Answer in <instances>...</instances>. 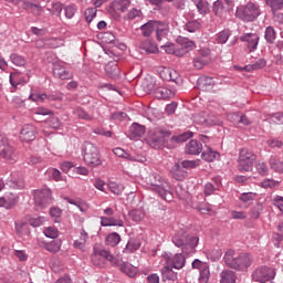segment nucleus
Listing matches in <instances>:
<instances>
[{
    "label": "nucleus",
    "mask_w": 283,
    "mask_h": 283,
    "mask_svg": "<svg viewBox=\"0 0 283 283\" xmlns=\"http://www.w3.org/2000/svg\"><path fill=\"white\" fill-rule=\"evenodd\" d=\"M146 185L151 191L157 193L161 200H166V202H171V200H174L171 185L159 174L154 172L149 175V177L146 178Z\"/></svg>",
    "instance_id": "1"
},
{
    "label": "nucleus",
    "mask_w": 283,
    "mask_h": 283,
    "mask_svg": "<svg viewBox=\"0 0 283 283\" xmlns=\"http://www.w3.org/2000/svg\"><path fill=\"white\" fill-rule=\"evenodd\" d=\"M171 241L175 247L181 249L184 255H193L200 238L196 234H189L185 229H180L174 233Z\"/></svg>",
    "instance_id": "2"
},
{
    "label": "nucleus",
    "mask_w": 283,
    "mask_h": 283,
    "mask_svg": "<svg viewBox=\"0 0 283 283\" xmlns=\"http://www.w3.org/2000/svg\"><path fill=\"white\" fill-rule=\"evenodd\" d=\"M223 260L229 269L234 271L247 272L253 264V256L247 252L238 253L233 250H228L224 253Z\"/></svg>",
    "instance_id": "3"
},
{
    "label": "nucleus",
    "mask_w": 283,
    "mask_h": 283,
    "mask_svg": "<svg viewBox=\"0 0 283 283\" xmlns=\"http://www.w3.org/2000/svg\"><path fill=\"white\" fill-rule=\"evenodd\" d=\"M262 14L260 4L254 2H248L247 4L239 6L235 10V15L244 23H253L258 17Z\"/></svg>",
    "instance_id": "4"
},
{
    "label": "nucleus",
    "mask_w": 283,
    "mask_h": 283,
    "mask_svg": "<svg viewBox=\"0 0 283 283\" xmlns=\"http://www.w3.org/2000/svg\"><path fill=\"white\" fill-rule=\"evenodd\" d=\"M82 155L85 165L88 167H99V165H103L98 147L94 146V144L90 142L84 143L82 147Z\"/></svg>",
    "instance_id": "5"
},
{
    "label": "nucleus",
    "mask_w": 283,
    "mask_h": 283,
    "mask_svg": "<svg viewBox=\"0 0 283 283\" xmlns=\"http://www.w3.org/2000/svg\"><path fill=\"white\" fill-rule=\"evenodd\" d=\"M275 275H277V273L275 272V270H273V268L263 265L253 270L251 279L252 282L266 283L275 280Z\"/></svg>",
    "instance_id": "6"
},
{
    "label": "nucleus",
    "mask_w": 283,
    "mask_h": 283,
    "mask_svg": "<svg viewBox=\"0 0 283 283\" xmlns=\"http://www.w3.org/2000/svg\"><path fill=\"white\" fill-rule=\"evenodd\" d=\"M258 157L253 151L249 150L248 148H242L239 151V159H238V169L239 171H251L253 169V163Z\"/></svg>",
    "instance_id": "7"
},
{
    "label": "nucleus",
    "mask_w": 283,
    "mask_h": 283,
    "mask_svg": "<svg viewBox=\"0 0 283 283\" xmlns=\"http://www.w3.org/2000/svg\"><path fill=\"white\" fill-rule=\"evenodd\" d=\"M91 260L95 266H104L105 260L111 262V264H118V262L116 261V258L112 254L111 251H107L105 249H98V248H94Z\"/></svg>",
    "instance_id": "8"
},
{
    "label": "nucleus",
    "mask_w": 283,
    "mask_h": 283,
    "mask_svg": "<svg viewBox=\"0 0 283 283\" xmlns=\"http://www.w3.org/2000/svg\"><path fill=\"white\" fill-rule=\"evenodd\" d=\"M193 67L196 70H202L206 65L213 63V54L211 53V49L201 48L197 51V54L193 57Z\"/></svg>",
    "instance_id": "9"
},
{
    "label": "nucleus",
    "mask_w": 283,
    "mask_h": 283,
    "mask_svg": "<svg viewBox=\"0 0 283 283\" xmlns=\"http://www.w3.org/2000/svg\"><path fill=\"white\" fill-rule=\"evenodd\" d=\"M34 202L35 207H40V209H45V207H48V205L52 202V190H50L49 188L35 190Z\"/></svg>",
    "instance_id": "10"
},
{
    "label": "nucleus",
    "mask_w": 283,
    "mask_h": 283,
    "mask_svg": "<svg viewBox=\"0 0 283 283\" xmlns=\"http://www.w3.org/2000/svg\"><path fill=\"white\" fill-rule=\"evenodd\" d=\"M0 156L10 163L17 161V154L14 148L8 143V138L0 136Z\"/></svg>",
    "instance_id": "11"
},
{
    "label": "nucleus",
    "mask_w": 283,
    "mask_h": 283,
    "mask_svg": "<svg viewBox=\"0 0 283 283\" xmlns=\"http://www.w3.org/2000/svg\"><path fill=\"white\" fill-rule=\"evenodd\" d=\"M195 120L200 125H222V119L218 117V115L209 114L207 112L196 115Z\"/></svg>",
    "instance_id": "12"
},
{
    "label": "nucleus",
    "mask_w": 283,
    "mask_h": 283,
    "mask_svg": "<svg viewBox=\"0 0 283 283\" xmlns=\"http://www.w3.org/2000/svg\"><path fill=\"white\" fill-rule=\"evenodd\" d=\"M176 56H185V54H189V52H193L196 50V42L189 40L188 38H181L178 40Z\"/></svg>",
    "instance_id": "13"
},
{
    "label": "nucleus",
    "mask_w": 283,
    "mask_h": 283,
    "mask_svg": "<svg viewBox=\"0 0 283 283\" xmlns=\"http://www.w3.org/2000/svg\"><path fill=\"white\" fill-rule=\"evenodd\" d=\"M240 41L248 43L247 48L249 52H255L260 43V35H258V33H245L241 35Z\"/></svg>",
    "instance_id": "14"
},
{
    "label": "nucleus",
    "mask_w": 283,
    "mask_h": 283,
    "mask_svg": "<svg viewBox=\"0 0 283 283\" xmlns=\"http://www.w3.org/2000/svg\"><path fill=\"white\" fill-rule=\"evenodd\" d=\"M53 76L61 78V81H70V78H74V73L65 70L63 64L56 62L53 64Z\"/></svg>",
    "instance_id": "15"
},
{
    "label": "nucleus",
    "mask_w": 283,
    "mask_h": 283,
    "mask_svg": "<svg viewBox=\"0 0 283 283\" xmlns=\"http://www.w3.org/2000/svg\"><path fill=\"white\" fill-rule=\"evenodd\" d=\"M20 139L24 143H31L36 139V127L32 124H25L20 133Z\"/></svg>",
    "instance_id": "16"
},
{
    "label": "nucleus",
    "mask_w": 283,
    "mask_h": 283,
    "mask_svg": "<svg viewBox=\"0 0 283 283\" xmlns=\"http://www.w3.org/2000/svg\"><path fill=\"white\" fill-rule=\"evenodd\" d=\"M165 260L167 264H170L172 269H177L178 271L185 269V264H187V260L182 253H177L174 256L166 255Z\"/></svg>",
    "instance_id": "17"
},
{
    "label": "nucleus",
    "mask_w": 283,
    "mask_h": 283,
    "mask_svg": "<svg viewBox=\"0 0 283 283\" xmlns=\"http://www.w3.org/2000/svg\"><path fill=\"white\" fill-rule=\"evenodd\" d=\"M231 8H233V3H230L229 0H218L213 3V12L217 17H222Z\"/></svg>",
    "instance_id": "18"
},
{
    "label": "nucleus",
    "mask_w": 283,
    "mask_h": 283,
    "mask_svg": "<svg viewBox=\"0 0 283 283\" xmlns=\"http://www.w3.org/2000/svg\"><path fill=\"white\" fill-rule=\"evenodd\" d=\"M171 133L167 130V128L157 127L154 129L153 134L150 135V140L153 143H164L165 138H169Z\"/></svg>",
    "instance_id": "19"
},
{
    "label": "nucleus",
    "mask_w": 283,
    "mask_h": 283,
    "mask_svg": "<svg viewBox=\"0 0 283 283\" xmlns=\"http://www.w3.org/2000/svg\"><path fill=\"white\" fill-rule=\"evenodd\" d=\"M132 4L129 0H113L111 4V10L115 12V14H123V12H127V8Z\"/></svg>",
    "instance_id": "20"
},
{
    "label": "nucleus",
    "mask_w": 283,
    "mask_h": 283,
    "mask_svg": "<svg viewBox=\"0 0 283 283\" xmlns=\"http://www.w3.org/2000/svg\"><path fill=\"white\" fill-rule=\"evenodd\" d=\"M145 136V126L134 123L129 127V138L130 140H136L138 138H143Z\"/></svg>",
    "instance_id": "21"
},
{
    "label": "nucleus",
    "mask_w": 283,
    "mask_h": 283,
    "mask_svg": "<svg viewBox=\"0 0 283 283\" xmlns=\"http://www.w3.org/2000/svg\"><path fill=\"white\" fill-rule=\"evenodd\" d=\"M160 21H156V20H150L147 23L143 24L140 27L143 36H151V34H154V32H156V30L158 29Z\"/></svg>",
    "instance_id": "22"
},
{
    "label": "nucleus",
    "mask_w": 283,
    "mask_h": 283,
    "mask_svg": "<svg viewBox=\"0 0 283 283\" xmlns=\"http://www.w3.org/2000/svg\"><path fill=\"white\" fill-rule=\"evenodd\" d=\"M202 153V144L196 139H191L186 145V154H189L191 156H198V154Z\"/></svg>",
    "instance_id": "23"
},
{
    "label": "nucleus",
    "mask_w": 283,
    "mask_h": 283,
    "mask_svg": "<svg viewBox=\"0 0 283 283\" xmlns=\"http://www.w3.org/2000/svg\"><path fill=\"white\" fill-rule=\"evenodd\" d=\"M198 85L201 92H211V90H213V85H216V81L210 76H201L198 81Z\"/></svg>",
    "instance_id": "24"
},
{
    "label": "nucleus",
    "mask_w": 283,
    "mask_h": 283,
    "mask_svg": "<svg viewBox=\"0 0 283 283\" xmlns=\"http://www.w3.org/2000/svg\"><path fill=\"white\" fill-rule=\"evenodd\" d=\"M161 277L164 282H176L178 273L174 272V268L166 265L161 269Z\"/></svg>",
    "instance_id": "25"
},
{
    "label": "nucleus",
    "mask_w": 283,
    "mask_h": 283,
    "mask_svg": "<svg viewBox=\"0 0 283 283\" xmlns=\"http://www.w3.org/2000/svg\"><path fill=\"white\" fill-rule=\"evenodd\" d=\"M116 262L117 264H113V265L118 266L122 273H125L126 275H128V277H134V275H136V268L132 266V264H129L128 262L120 263L118 259H116Z\"/></svg>",
    "instance_id": "26"
},
{
    "label": "nucleus",
    "mask_w": 283,
    "mask_h": 283,
    "mask_svg": "<svg viewBox=\"0 0 283 283\" xmlns=\"http://www.w3.org/2000/svg\"><path fill=\"white\" fill-rule=\"evenodd\" d=\"M175 95L176 93H174V91L165 86H160L155 90V97L158 98L159 101L166 99V98H174Z\"/></svg>",
    "instance_id": "27"
},
{
    "label": "nucleus",
    "mask_w": 283,
    "mask_h": 283,
    "mask_svg": "<svg viewBox=\"0 0 283 283\" xmlns=\"http://www.w3.org/2000/svg\"><path fill=\"white\" fill-rule=\"evenodd\" d=\"M88 238H90V234L87 233V231H85V229H81L80 237L77 240L73 242V247L75 249H85V244H87Z\"/></svg>",
    "instance_id": "28"
},
{
    "label": "nucleus",
    "mask_w": 283,
    "mask_h": 283,
    "mask_svg": "<svg viewBox=\"0 0 283 283\" xmlns=\"http://www.w3.org/2000/svg\"><path fill=\"white\" fill-rule=\"evenodd\" d=\"M235 280H238V276L233 270H223L220 273V283H235Z\"/></svg>",
    "instance_id": "29"
},
{
    "label": "nucleus",
    "mask_w": 283,
    "mask_h": 283,
    "mask_svg": "<svg viewBox=\"0 0 283 283\" xmlns=\"http://www.w3.org/2000/svg\"><path fill=\"white\" fill-rule=\"evenodd\" d=\"M169 34V24L159 22L156 30L157 41H165Z\"/></svg>",
    "instance_id": "30"
},
{
    "label": "nucleus",
    "mask_w": 283,
    "mask_h": 283,
    "mask_svg": "<svg viewBox=\"0 0 283 283\" xmlns=\"http://www.w3.org/2000/svg\"><path fill=\"white\" fill-rule=\"evenodd\" d=\"M202 160L206 163H213V160H218L220 158V153L211 149V147H207V149L201 154Z\"/></svg>",
    "instance_id": "31"
},
{
    "label": "nucleus",
    "mask_w": 283,
    "mask_h": 283,
    "mask_svg": "<svg viewBox=\"0 0 283 283\" xmlns=\"http://www.w3.org/2000/svg\"><path fill=\"white\" fill-rule=\"evenodd\" d=\"M170 174L175 180L179 181H182L187 176V171L180 167V164H175L170 170Z\"/></svg>",
    "instance_id": "32"
},
{
    "label": "nucleus",
    "mask_w": 283,
    "mask_h": 283,
    "mask_svg": "<svg viewBox=\"0 0 283 283\" xmlns=\"http://www.w3.org/2000/svg\"><path fill=\"white\" fill-rule=\"evenodd\" d=\"M140 50H144L146 54H158V45L150 40H145L140 43Z\"/></svg>",
    "instance_id": "33"
},
{
    "label": "nucleus",
    "mask_w": 283,
    "mask_h": 283,
    "mask_svg": "<svg viewBox=\"0 0 283 283\" xmlns=\"http://www.w3.org/2000/svg\"><path fill=\"white\" fill-rule=\"evenodd\" d=\"M101 224L102 227H123L124 222L122 219H116L114 217H101Z\"/></svg>",
    "instance_id": "34"
},
{
    "label": "nucleus",
    "mask_w": 283,
    "mask_h": 283,
    "mask_svg": "<svg viewBox=\"0 0 283 283\" xmlns=\"http://www.w3.org/2000/svg\"><path fill=\"white\" fill-rule=\"evenodd\" d=\"M269 165L272 171H275L276 174H283V161L277 159L275 156L270 157Z\"/></svg>",
    "instance_id": "35"
},
{
    "label": "nucleus",
    "mask_w": 283,
    "mask_h": 283,
    "mask_svg": "<svg viewBox=\"0 0 283 283\" xmlns=\"http://www.w3.org/2000/svg\"><path fill=\"white\" fill-rule=\"evenodd\" d=\"M265 4L271 8L273 17L277 14L279 10H283V0H265Z\"/></svg>",
    "instance_id": "36"
},
{
    "label": "nucleus",
    "mask_w": 283,
    "mask_h": 283,
    "mask_svg": "<svg viewBox=\"0 0 283 283\" xmlns=\"http://www.w3.org/2000/svg\"><path fill=\"white\" fill-rule=\"evenodd\" d=\"M193 6H196L199 14L209 13V2L207 0H192Z\"/></svg>",
    "instance_id": "37"
},
{
    "label": "nucleus",
    "mask_w": 283,
    "mask_h": 283,
    "mask_svg": "<svg viewBox=\"0 0 283 283\" xmlns=\"http://www.w3.org/2000/svg\"><path fill=\"white\" fill-rule=\"evenodd\" d=\"M18 199L17 196L11 195V197L0 198V207H6V209H12L14 205H17Z\"/></svg>",
    "instance_id": "38"
},
{
    "label": "nucleus",
    "mask_w": 283,
    "mask_h": 283,
    "mask_svg": "<svg viewBox=\"0 0 283 283\" xmlns=\"http://www.w3.org/2000/svg\"><path fill=\"white\" fill-rule=\"evenodd\" d=\"M138 249H140V241L130 239L124 248L123 253H134V251H138Z\"/></svg>",
    "instance_id": "39"
},
{
    "label": "nucleus",
    "mask_w": 283,
    "mask_h": 283,
    "mask_svg": "<svg viewBox=\"0 0 283 283\" xmlns=\"http://www.w3.org/2000/svg\"><path fill=\"white\" fill-rule=\"evenodd\" d=\"M264 39L266 43H275V39H277V32H275L273 27H266Z\"/></svg>",
    "instance_id": "40"
},
{
    "label": "nucleus",
    "mask_w": 283,
    "mask_h": 283,
    "mask_svg": "<svg viewBox=\"0 0 283 283\" xmlns=\"http://www.w3.org/2000/svg\"><path fill=\"white\" fill-rule=\"evenodd\" d=\"M10 61L17 67H24V65L27 63V60L23 57V55H20L19 53H12L10 55Z\"/></svg>",
    "instance_id": "41"
},
{
    "label": "nucleus",
    "mask_w": 283,
    "mask_h": 283,
    "mask_svg": "<svg viewBox=\"0 0 283 283\" xmlns=\"http://www.w3.org/2000/svg\"><path fill=\"white\" fill-rule=\"evenodd\" d=\"M48 176H50V178H52V180H54L55 182H62L63 180H65V177H63V175L61 174V171L56 168H49L46 171Z\"/></svg>",
    "instance_id": "42"
},
{
    "label": "nucleus",
    "mask_w": 283,
    "mask_h": 283,
    "mask_svg": "<svg viewBox=\"0 0 283 283\" xmlns=\"http://www.w3.org/2000/svg\"><path fill=\"white\" fill-rule=\"evenodd\" d=\"M9 81L12 85V87H19V85H25V80L21 78V74L19 73H11Z\"/></svg>",
    "instance_id": "43"
},
{
    "label": "nucleus",
    "mask_w": 283,
    "mask_h": 283,
    "mask_svg": "<svg viewBox=\"0 0 283 283\" xmlns=\"http://www.w3.org/2000/svg\"><path fill=\"white\" fill-rule=\"evenodd\" d=\"M218 189H220L219 182H207L203 189L205 196H213Z\"/></svg>",
    "instance_id": "44"
},
{
    "label": "nucleus",
    "mask_w": 283,
    "mask_h": 283,
    "mask_svg": "<svg viewBox=\"0 0 283 283\" xmlns=\"http://www.w3.org/2000/svg\"><path fill=\"white\" fill-rule=\"evenodd\" d=\"M120 243V234L113 232L106 237V244L108 247H117Z\"/></svg>",
    "instance_id": "45"
},
{
    "label": "nucleus",
    "mask_w": 283,
    "mask_h": 283,
    "mask_svg": "<svg viewBox=\"0 0 283 283\" xmlns=\"http://www.w3.org/2000/svg\"><path fill=\"white\" fill-rule=\"evenodd\" d=\"M73 114L77 118H81V120H94V116L90 115V113L85 112L83 108H76Z\"/></svg>",
    "instance_id": "46"
},
{
    "label": "nucleus",
    "mask_w": 283,
    "mask_h": 283,
    "mask_svg": "<svg viewBox=\"0 0 283 283\" xmlns=\"http://www.w3.org/2000/svg\"><path fill=\"white\" fill-rule=\"evenodd\" d=\"M259 176H269V166L264 161H258L254 166Z\"/></svg>",
    "instance_id": "47"
},
{
    "label": "nucleus",
    "mask_w": 283,
    "mask_h": 283,
    "mask_svg": "<svg viewBox=\"0 0 283 283\" xmlns=\"http://www.w3.org/2000/svg\"><path fill=\"white\" fill-rule=\"evenodd\" d=\"M108 189L114 193L115 196H122L123 191H125V187L123 185H118L114 181H111L108 184Z\"/></svg>",
    "instance_id": "48"
},
{
    "label": "nucleus",
    "mask_w": 283,
    "mask_h": 283,
    "mask_svg": "<svg viewBox=\"0 0 283 283\" xmlns=\"http://www.w3.org/2000/svg\"><path fill=\"white\" fill-rule=\"evenodd\" d=\"M200 276L199 282L207 283L209 282V277L211 276V272L209 271V264L205 265L199 270Z\"/></svg>",
    "instance_id": "49"
},
{
    "label": "nucleus",
    "mask_w": 283,
    "mask_h": 283,
    "mask_svg": "<svg viewBox=\"0 0 283 283\" xmlns=\"http://www.w3.org/2000/svg\"><path fill=\"white\" fill-rule=\"evenodd\" d=\"M229 36H231V33L227 30L220 31L216 35L217 43H220L221 45H224L229 41Z\"/></svg>",
    "instance_id": "50"
},
{
    "label": "nucleus",
    "mask_w": 283,
    "mask_h": 283,
    "mask_svg": "<svg viewBox=\"0 0 283 283\" xmlns=\"http://www.w3.org/2000/svg\"><path fill=\"white\" fill-rule=\"evenodd\" d=\"M45 249L50 253H59L61 251V241H51L45 244Z\"/></svg>",
    "instance_id": "51"
},
{
    "label": "nucleus",
    "mask_w": 283,
    "mask_h": 283,
    "mask_svg": "<svg viewBox=\"0 0 283 283\" xmlns=\"http://www.w3.org/2000/svg\"><path fill=\"white\" fill-rule=\"evenodd\" d=\"M185 30H187V32H197V30H200V21L198 20H191V21H188L186 24H185Z\"/></svg>",
    "instance_id": "52"
},
{
    "label": "nucleus",
    "mask_w": 283,
    "mask_h": 283,
    "mask_svg": "<svg viewBox=\"0 0 283 283\" xmlns=\"http://www.w3.org/2000/svg\"><path fill=\"white\" fill-rule=\"evenodd\" d=\"M43 233L46 238H51V240L59 238V229L56 227L44 228Z\"/></svg>",
    "instance_id": "53"
},
{
    "label": "nucleus",
    "mask_w": 283,
    "mask_h": 283,
    "mask_svg": "<svg viewBox=\"0 0 283 283\" xmlns=\"http://www.w3.org/2000/svg\"><path fill=\"white\" fill-rule=\"evenodd\" d=\"M280 186V181H276V180H273V179H263L261 181V187L263 189H275V187H279Z\"/></svg>",
    "instance_id": "54"
},
{
    "label": "nucleus",
    "mask_w": 283,
    "mask_h": 283,
    "mask_svg": "<svg viewBox=\"0 0 283 283\" xmlns=\"http://www.w3.org/2000/svg\"><path fill=\"white\" fill-rule=\"evenodd\" d=\"M29 98H30V101H33V103H44L48 99V94H45V93H31Z\"/></svg>",
    "instance_id": "55"
},
{
    "label": "nucleus",
    "mask_w": 283,
    "mask_h": 283,
    "mask_svg": "<svg viewBox=\"0 0 283 283\" xmlns=\"http://www.w3.org/2000/svg\"><path fill=\"white\" fill-rule=\"evenodd\" d=\"M255 192H243L240 195L239 200H241V202H245L247 205H251V202L255 200Z\"/></svg>",
    "instance_id": "56"
},
{
    "label": "nucleus",
    "mask_w": 283,
    "mask_h": 283,
    "mask_svg": "<svg viewBox=\"0 0 283 283\" xmlns=\"http://www.w3.org/2000/svg\"><path fill=\"white\" fill-rule=\"evenodd\" d=\"M263 207L261 203H256L250 211V216L251 218H253V220H258V218H260L262 211H263Z\"/></svg>",
    "instance_id": "57"
},
{
    "label": "nucleus",
    "mask_w": 283,
    "mask_h": 283,
    "mask_svg": "<svg viewBox=\"0 0 283 283\" xmlns=\"http://www.w3.org/2000/svg\"><path fill=\"white\" fill-rule=\"evenodd\" d=\"M129 218H132L134 222H140V220L145 218V212H143V210H130Z\"/></svg>",
    "instance_id": "58"
},
{
    "label": "nucleus",
    "mask_w": 283,
    "mask_h": 283,
    "mask_svg": "<svg viewBox=\"0 0 283 283\" xmlns=\"http://www.w3.org/2000/svg\"><path fill=\"white\" fill-rule=\"evenodd\" d=\"M64 14L66 19H73L76 14V4H69L64 7Z\"/></svg>",
    "instance_id": "59"
},
{
    "label": "nucleus",
    "mask_w": 283,
    "mask_h": 283,
    "mask_svg": "<svg viewBox=\"0 0 283 283\" xmlns=\"http://www.w3.org/2000/svg\"><path fill=\"white\" fill-rule=\"evenodd\" d=\"M84 15L87 23H92V21L96 18V8L86 9Z\"/></svg>",
    "instance_id": "60"
},
{
    "label": "nucleus",
    "mask_w": 283,
    "mask_h": 283,
    "mask_svg": "<svg viewBox=\"0 0 283 283\" xmlns=\"http://www.w3.org/2000/svg\"><path fill=\"white\" fill-rule=\"evenodd\" d=\"M15 231L19 233V235H25V233H30L28 223H15Z\"/></svg>",
    "instance_id": "61"
},
{
    "label": "nucleus",
    "mask_w": 283,
    "mask_h": 283,
    "mask_svg": "<svg viewBox=\"0 0 283 283\" xmlns=\"http://www.w3.org/2000/svg\"><path fill=\"white\" fill-rule=\"evenodd\" d=\"M171 74H174L176 76V71L171 70V69H164L161 72H160V76L161 78H164V81H168L170 78H174L171 76Z\"/></svg>",
    "instance_id": "62"
},
{
    "label": "nucleus",
    "mask_w": 283,
    "mask_h": 283,
    "mask_svg": "<svg viewBox=\"0 0 283 283\" xmlns=\"http://www.w3.org/2000/svg\"><path fill=\"white\" fill-rule=\"evenodd\" d=\"M270 123H273L274 125H283V113H276L272 115Z\"/></svg>",
    "instance_id": "63"
},
{
    "label": "nucleus",
    "mask_w": 283,
    "mask_h": 283,
    "mask_svg": "<svg viewBox=\"0 0 283 283\" xmlns=\"http://www.w3.org/2000/svg\"><path fill=\"white\" fill-rule=\"evenodd\" d=\"M273 205L274 207H277L281 213H283V197L282 196H275L273 198Z\"/></svg>",
    "instance_id": "64"
}]
</instances>
